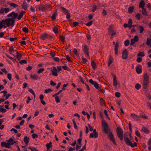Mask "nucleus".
<instances>
[{"label": "nucleus", "instance_id": "nucleus-1", "mask_svg": "<svg viewBox=\"0 0 151 151\" xmlns=\"http://www.w3.org/2000/svg\"><path fill=\"white\" fill-rule=\"evenodd\" d=\"M14 21L11 18H7L5 20L0 21V29L3 27L6 28L10 25H14Z\"/></svg>", "mask_w": 151, "mask_h": 151}, {"label": "nucleus", "instance_id": "nucleus-2", "mask_svg": "<svg viewBox=\"0 0 151 151\" xmlns=\"http://www.w3.org/2000/svg\"><path fill=\"white\" fill-rule=\"evenodd\" d=\"M101 124L102 127V129L104 132L106 134H108L110 132V129L108 126L107 122L104 119L101 121Z\"/></svg>", "mask_w": 151, "mask_h": 151}, {"label": "nucleus", "instance_id": "nucleus-3", "mask_svg": "<svg viewBox=\"0 0 151 151\" xmlns=\"http://www.w3.org/2000/svg\"><path fill=\"white\" fill-rule=\"evenodd\" d=\"M124 139L126 144L127 145H129L132 147L137 146L136 143L134 142L133 140L131 138L129 139L127 137H124Z\"/></svg>", "mask_w": 151, "mask_h": 151}, {"label": "nucleus", "instance_id": "nucleus-4", "mask_svg": "<svg viewBox=\"0 0 151 151\" xmlns=\"http://www.w3.org/2000/svg\"><path fill=\"white\" fill-rule=\"evenodd\" d=\"M9 11V9L8 8H4L1 7L0 8V14L4 15L7 13Z\"/></svg>", "mask_w": 151, "mask_h": 151}, {"label": "nucleus", "instance_id": "nucleus-5", "mask_svg": "<svg viewBox=\"0 0 151 151\" xmlns=\"http://www.w3.org/2000/svg\"><path fill=\"white\" fill-rule=\"evenodd\" d=\"M108 30L109 33V35H111V37H113L116 36V33L113 30V28L111 25L110 26Z\"/></svg>", "mask_w": 151, "mask_h": 151}, {"label": "nucleus", "instance_id": "nucleus-6", "mask_svg": "<svg viewBox=\"0 0 151 151\" xmlns=\"http://www.w3.org/2000/svg\"><path fill=\"white\" fill-rule=\"evenodd\" d=\"M117 135L122 140L123 139V132L122 129L118 127L117 129Z\"/></svg>", "mask_w": 151, "mask_h": 151}, {"label": "nucleus", "instance_id": "nucleus-7", "mask_svg": "<svg viewBox=\"0 0 151 151\" xmlns=\"http://www.w3.org/2000/svg\"><path fill=\"white\" fill-rule=\"evenodd\" d=\"M139 40V38L137 36L135 35L134 38L131 39V45H134L135 43L137 42Z\"/></svg>", "mask_w": 151, "mask_h": 151}, {"label": "nucleus", "instance_id": "nucleus-8", "mask_svg": "<svg viewBox=\"0 0 151 151\" xmlns=\"http://www.w3.org/2000/svg\"><path fill=\"white\" fill-rule=\"evenodd\" d=\"M83 51L85 54H86V57L87 58H89L88 49L86 45H84V46Z\"/></svg>", "mask_w": 151, "mask_h": 151}, {"label": "nucleus", "instance_id": "nucleus-9", "mask_svg": "<svg viewBox=\"0 0 151 151\" xmlns=\"http://www.w3.org/2000/svg\"><path fill=\"white\" fill-rule=\"evenodd\" d=\"M52 75L53 76H58V72L57 69L55 67H53V69L51 70Z\"/></svg>", "mask_w": 151, "mask_h": 151}, {"label": "nucleus", "instance_id": "nucleus-10", "mask_svg": "<svg viewBox=\"0 0 151 151\" xmlns=\"http://www.w3.org/2000/svg\"><path fill=\"white\" fill-rule=\"evenodd\" d=\"M128 57V52L127 49L125 50L122 52V58L124 59H126Z\"/></svg>", "mask_w": 151, "mask_h": 151}, {"label": "nucleus", "instance_id": "nucleus-11", "mask_svg": "<svg viewBox=\"0 0 151 151\" xmlns=\"http://www.w3.org/2000/svg\"><path fill=\"white\" fill-rule=\"evenodd\" d=\"M30 77L31 79L33 80H36L40 78L38 75L37 74H31Z\"/></svg>", "mask_w": 151, "mask_h": 151}, {"label": "nucleus", "instance_id": "nucleus-12", "mask_svg": "<svg viewBox=\"0 0 151 151\" xmlns=\"http://www.w3.org/2000/svg\"><path fill=\"white\" fill-rule=\"evenodd\" d=\"M108 134L109 138L110 140L112 142L114 143L115 144L114 139L113 137V135L112 133L110 132Z\"/></svg>", "mask_w": 151, "mask_h": 151}, {"label": "nucleus", "instance_id": "nucleus-13", "mask_svg": "<svg viewBox=\"0 0 151 151\" xmlns=\"http://www.w3.org/2000/svg\"><path fill=\"white\" fill-rule=\"evenodd\" d=\"M1 145L3 147H4L8 148H10V146L9 145L8 142L6 143L5 142H2L1 143Z\"/></svg>", "mask_w": 151, "mask_h": 151}, {"label": "nucleus", "instance_id": "nucleus-14", "mask_svg": "<svg viewBox=\"0 0 151 151\" xmlns=\"http://www.w3.org/2000/svg\"><path fill=\"white\" fill-rule=\"evenodd\" d=\"M7 141L9 146H10V145H12L15 143L13 139L12 138H10Z\"/></svg>", "mask_w": 151, "mask_h": 151}, {"label": "nucleus", "instance_id": "nucleus-15", "mask_svg": "<svg viewBox=\"0 0 151 151\" xmlns=\"http://www.w3.org/2000/svg\"><path fill=\"white\" fill-rule=\"evenodd\" d=\"M131 116L135 120L138 121L139 120V117L134 113L131 114Z\"/></svg>", "mask_w": 151, "mask_h": 151}, {"label": "nucleus", "instance_id": "nucleus-16", "mask_svg": "<svg viewBox=\"0 0 151 151\" xmlns=\"http://www.w3.org/2000/svg\"><path fill=\"white\" fill-rule=\"evenodd\" d=\"M137 28L139 29V33H142L144 30L143 27L142 26L140 25H137Z\"/></svg>", "mask_w": 151, "mask_h": 151}, {"label": "nucleus", "instance_id": "nucleus-17", "mask_svg": "<svg viewBox=\"0 0 151 151\" xmlns=\"http://www.w3.org/2000/svg\"><path fill=\"white\" fill-rule=\"evenodd\" d=\"M50 8V5L46 4L44 5V12H45L46 11L49 10Z\"/></svg>", "mask_w": 151, "mask_h": 151}, {"label": "nucleus", "instance_id": "nucleus-18", "mask_svg": "<svg viewBox=\"0 0 151 151\" xmlns=\"http://www.w3.org/2000/svg\"><path fill=\"white\" fill-rule=\"evenodd\" d=\"M113 85L115 87H116L117 85L118 84L116 79V77L115 76H113Z\"/></svg>", "mask_w": 151, "mask_h": 151}, {"label": "nucleus", "instance_id": "nucleus-19", "mask_svg": "<svg viewBox=\"0 0 151 151\" xmlns=\"http://www.w3.org/2000/svg\"><path fill=\"white\" fill-rule=\"evenodd\" d=\"M149 81H143L142 84L144 88L146 89L147 88L148 86Z\"/></svg>", "mask_w": 151, "mask_h": 151}, {"label": "nucleus", "instance_id": "nucleus-20", "mask_svg": "<svg viewBox=\"0 0 151 151\" xmlns=\"http://www.w3.org/2000/svg\"><path fill=\"white\" fill-rule=\"evenodd\" d=\"M143 81H149V76L146 73H145L144 75V80Z\"/></svg>", "mask_w": 151, "mask_h": 151}, {"label": "nucleus", "instance_id": "nucleus-21", "mask_svg": "<svg viewBox=\"0 0 151 151\" xmlns=\"http://www.w3.org/2000/svg\"><path fill=\"white\" fill-rule=\"evenodd\" d=\"M136 71L138 74L141 73L142 72V70L140 66H137L136 67Z\"/></svg>", "mask_w": 151, "mask_h": 151}, {"label": "nucleus", "instance_id": "nucleus-22", "mask_svg": "<svg viewBox=\"0 0 151 151\" xmlns=\"http://www.w3.org/2000/svg\"><path fill=\"white\" fill-rule=\"evenodd\" d=\"M145 5V2L143 0H142L140 2L139 4V7L141 8L142 9L144 8V6Z\"/></svg>", "mask_w": 151, "mask_h": 151}, {"label": "nucleus", "instance_id": "nucleus-23", "mask_svg": "<svg viewBox=\"0 0 151 151\" xmlns=\"http://www.w3.org/2000/svg\"><path fill=\"white\" fill-rule=\"evenodd\" d=\"M22 55L19 53L17 51L16 57L18 60H20L22 58Z\"/></svg>", "mask_w": 151, "mask_h": 151}, {"label": "nucleus", "instance_id": "nucleus-24", "mask_svg": "<svg viewBox=\"0 0 151 151\" xmlns=\"http://www.w3.org/2000/svg\"><path fill=\"white\" fill-rule=\"evenodd\" d=\"M113 62V58L112 56H110L109 59V63L108 65L110 66V65Z\"/></svg>", "mask_w": 151, "mask_h": 151}, {"label": "nucleus", "instance_id": "nucleus-25", "mask_svg": "<svg viewBox=\"0 0 151 151\" xmlns=\"http://www.w3.org/2000/svg\"><path fill=\"white\" fill-rule=\"evenodd\" d=\"M29 137L27 136H25L24 137V141L26 144H28L29 142Z\"/></svg>", "mask_w": 151, "mask_h": 151}, {"label": "nucleus", "instance_id": "nucleus-26", "mask_svg": "<svg viewBox=\"0 0 151 151\" xmlns=\"http://www.w3.org/2000/svg\"><path fill=\"white\" fill-rule=\"evenodd\" d=\"M47 37V35L46 34H42L41 35V38L42 40H44Z\"/></svg>", "mask_w": 151, "mask_h": 151}, {"label": "nucleus", "instance_id": "nucleus-27", "mask_svg": "<svg viewBox=\"0 0 151 151\" xmlns=\"http://www.w3.org/2000/svg\"><path fill=\"white\" fill-rule=\"evenodd\" d=\"M23 8L24 9L26 10L27 8V4L26 2H24L22 5Z\"/></svg>", "mask_w": 151, "mask_h": 151}, {"label": "nucleus", "instance_id": "nucleus-28", "mask_svg": "<svg viewBox=\"0 0 151 151\" xmlns=\"http://www.w3.org/2000/svg\"><path fill=\"white\" fill-rule=\"evenodd\" d=\"M91 64L93 68L95 69L97 67L96 63L94 61H92Z\"/></svg>", "mask_w": 151, "mask_h": 151}, {"label": "nucleus", "instance_id": "nucleus-29", "mask_svg": "<svg viewBox=\"0 0 151 151\" xmlns=\"http://www.w3.org/2000/svg\"><path fill=\"white\" fill-rule=\"evenodd\" d=\"M128 27H131L132 26V21L131 19H129V21L128 22Z\"/></svg>", "mask_w": 151, "mask_h": 151}, {"label": "nucleus", "instance_id": "nucleus-30", "mask_svg": "<svg viewBox=\"0 0 151 151\" xmlns=\"http://www.w3.org/2000/svg\"><path fill=\"white\" fill-rule=\"evenodd\" d=\"M142 131L143 132L147 133L149 132V131L148 129L145 127H142Z\"/></svg>", "mask_w": 151, "mask_h": 151}, {"label": "nucleus", "instance_id": "nucleus-31", "mask_svg": "<svg viewBox=\"0 0 151 151\" xmlns=\"http://www.w3.org/2000/svg\"><path fill=\"white\" fill-rule=\"evenodd\" d=\"M59 27L58 26H55L53 28V31L55 34L58 32V30Z\"/></svg>", "mask_w": 151, "mask_h": 151}, {"label": "nucleus", "instance_id": "nucleus-32", "mask_svg": "<svg viewBox=\"0 0 151 151\" xmlns=\"http://www.w3.org/2000/svg\"><path fill=\"white\" fill-rule=\"evenodd\" d=\"M100 104L102 106L105 105L104 101L101 98L100 99Z\"/></svg>", "mask_w": 151, "mask_h": 151}, {"label": "nucleus", "instance_id": "nucleus-33", "mask_svg": "<svg viewBox=\"0 0 151 151\" xmlns=\"http://www.w3.org/2000/svg\"><path fill=\"white\" fill-rule=\"evenodd\" d=\"M60 9L62 10L63 12L65 14H66L69 12L66 9L63 7H61Z\"/></svg>", "mask_w": 151, "mask_h": 151}, {"label": "nucleus", "instance_id": "nucleus-34", "mask_svg": "<svg viewBox=\"0 0 151 151\" xmlns=\"http://www.w3.org/2000/svg\"><path fill=\"white\" fill-rule=\"evenodd\" d=\"M142 13L143 14L145 15L146 16H147L148 15L147 13V12L146 11L145 9L144 8L142 9Z\"/></svg>", "mask_w": 151, "mask_h": 151}, {"label": "nucleus", "instance_id": "nucleus-35", "mask_svg": "<svg viewBox=\"0 0 151 151\" xmlns=\"http://www.w3.org/2000/svg\"><path fill=\"white\" fill-rule=\"evenodd\" d=\"M28 91L30 93L32 94L34 96V98L35 97V93L33 90L31 88H29L28 90Z\"/></svg>", "mask_w": 151, "mask_h": 151}, {"label": "nucleus", "instance_id": "nucleus-36", "mask_svg": "<svg viewBox=\"0 0 151 151\" xmlns=\"http://www.w3.org/2000/svg\"><path fill=\"white\" fill-rule=\"evenodd\" d=\"M18 16V14L17 13H15L14 12V14H13V15L12 16V18L11 19H13V20H14V19L17 17Z\"/></svg>", "mask_w": 151, "mask_h": 151}, {"label": "nucleus", "instance_id": "nucleus-37", "mask_svg": "<svg viewBox=\"0 0 151 151\" xmlns=\"http://www.w3.org/2000/svg\"><path fill=\"white\" fill-rule=\"evenodd\" d=\"M23 15H24V12H21L20 13V14H19V16H18V19L19 20L22 17Z\"/></svg>", "mask_w": 151, "mask_h": 151}, {"label": "nucleus", "instance_id": "nucleus-38", "mask_svg": "<svg viewBox=\"0 0 151 151\" xmlns=\"http://www.w3.org/2000/svg\"><path fill=\"white\" fill-rule=\"evenodd\" d=\"M145 55L144 52H139L137 56L143 57Z\"/></svg>", "mask_w": 151, "mask_h": 151}, {"label": "nucleus", "instance_id": "nucleus-39", "mask_svg": "<svg viewBox=\"0 0 151 151\" xmlns=\"http://www.w3.org/2000/svg\"><path fill=\"white\" fill-rule=\"evenodd\" d=\"M134 7L133 6H130L128 8V12L129 13H132Z\"/></svg>", "mask_w": 151, "mask_h": 151}, {"label": "nucleus", "instance_id": "nucleus-40", "mask_svg": "<svg viewBox=\"0 0 151 151\" xmlns=\"http://www.w3.org/2000/svg\"><path fill=\"white\" fill-rule=\"evenodd\" d=\"M46 146L47 147V148H50L52 147V143L51 142H50L49 143H47Z\"/></svg>", "mask_w": 151, "mask_h": 151}, {"label": "nucleus", "instance_id": "nucleus-41", "mask_svg": "<svg viewBox=\"0 0 151 151\" xmlns=\"http://www.w3.org/2000/svg\"><path fill=\"white\" fill-rule=\"evenodd\" d=\"M55 101L57 103H59L60 102V99L59 98V97L58 96H55Z\"/></svg>", "mask_w": 151, "mask_h": 151}, {"label": "nucleus", "instance_id": "nucleus-42", "mask_svg": "<svg viewBox=\"0 0 151 151\" xmlns=\"http://www.w3.org/2000/svg\"><path fill=\"white\" fill-rule=\"evenodd\" d=\"M45 70V69L43 68H41L39 69L38 71H37V73L38 74H40L42 73V72H43Z\"/></svg>", "mask_w": 151, "mask_h": 151}, {"label": "nucleus", "instance_id": "nucleus-43", "mask_svg": "<svg viewBox=\"0 0 151 151\" xmlns=\"http://www.w3.org/2000/svg\"><path fill=\"white\" fill-rule=\"evenodd\" d=\"M0 111L4 113L6 112V110L4 108L0 107Z\"/></svg>", "mask_w": 151, "mask_h": 151}, {"label": "nucleus", "instance_id": "nucleus-44", "mask_svg": "<svg viewBox=\"0 0 151 151\" xmlns=\"http://www.w3.org/2000/svg\"><path fill=\"white\" fill-rule=\"evenodd\" d=\"M52 91V90L50 88H49L45 90V93H50V92Z\"/></svg>", "mask_w": 151, "mask_h": 151}, {"label": "nucleus", "instance_id": "nucleus-45", "mask_svg": "<svg viewBox=\"0 0 151 151\" xmlns=\"http://www.w3.org/2000/svg\"><path fill=\"white\" fill-rule=\"evenodd\" d=\"M141 87L140 85L138 83H137L135 86V88L139 90Z\"/></svg>", "mask_w": 151, "mask_h": 151}, {"label": "nucleus", "instance_id": "nucleus-46", "mask_svg": "<svg viewBox=\"0 0 151 151\" xmlns=\"http://www.w3.org/2000/svg\"><path fill=\"white\" fill-rule=\"evenodd\" d=\"M9 5L13 7L14 8H15L18 6L17 5L14 3H10L9 4Z\"/></svg>", "mask_w": 151, "mask_h": 151}, {"label": "nucleus", "instance_id": "nucleus-47", "mask_svg": "<svg viewBox=\"0 0 151 151\" xmlns=\"http://www.w3.org/2000/svg\"><path fill=\"white\" fill-rule=\"evenodd\" d=\"M22 30L25 33H27L28 32V29L26 27H24L22 29Z\"/></svg>", "mask_w": 151, "mask_h": 151}, {"label": "nucleus", "instance_id": "nucleus-48", "mask_svg": "<svg viewBox=\"0 0 151 151\" xmlns=\"http://www.w3.org/2000/svg\"><path fill=\"white\" fill-rule=\"evenodd\" d=\"M96 9V6H94L91 7V11L92 12H95Z\"/></svg>", "mask_w": 151, "mask_h": 151}, {"label": "nucleus", "instance_id": "nucleus-49", "mask_svg": "<svg viewBox=\"0 0 151 151\" xmlns=\"http://www.w3.org/2000/svg\"><path fill=\"white\" fill-rule=\"evenodd\" d=\"M56 16V13H53L52 16V18L54 20H55Z\"/></svg>", "mask_w": 151, "mask_h": 151}, {"label": "nucleus", "instance_id": "nucleus-50", "mask_svg": "<svg viewBox=\"0 0 151 151\" xmlns=\"http://www.w3.org/2000/svg\"><path fill=\"white\" fill-rule=\"evenodd\" d=\"M129 44V41L128 40H127L125 41L124 42V45L126 46H127Z\"/></svg>", "mask_w": 151, "mask_h": 151}, {"label": "nucleus", "instance_id": "nucleus-51", "mask_svg": "<svg viewBox=\"0 0 151 151\" xmlns=\"http://www.w3.org/2000/svg\"><path fill=\"white\" fill-rule=\"evenodd\" d=\"M20 63L21 64H26L27 63V62L25 60H22L20 62Z\"/></svg>", "mask_w": 151, "mask_h": 151}, {"label": "nucleus", "instance_id": "nucleus-52", "mask_svg": "<svg viewBox=\"0 0 151 151\" xmlns=\"http://www.w3.org/2000/svg\"><path fill=\"white\" fill-rule=\"evenodd\" d=\"M7 78L10 81L12 80V75L10 73H8L7 74Z\"/></svg>", "mask_w": 151, "mask_h": 151}, {"label": "nucleus", "instance_id": "nucleus-53", "mask_svg": "<svg viewBox=\"0 0 151 151\" xmlns=\"http://www.w3.org/2000/svg\"><path fill=\"white\" fill-rule=\"evenodd\" d=\"M50 85L53 86H55L56 85V83L55 82H54L53 81L51 80L50 81Z\"/></svg>", "mask_w": 151, "mask_h": 151}, {"label": "nucleus", "instance_id": "nucleus-54", "mask_svg": "<svg viewBox=\"0 0 151 151\" xmlns=\"http://www.w3.org/2000/svg\"><path fill=\"white\" fill-rule=\"evenodd\" d=\"M140 117L143 118L144 119H146L147 118V117L145 114L141 115L140 116Z\"/></svg>", "mask_w": 151, "mask_h": 151}, {"label": "nucleus", "instance_id": "nucleus-55", "mask_svg": "<svg viewBox=\"0 0 151 151\" xmlns=\"http://www.w3.org/2000/svg\"><path fill=\"white\" fill-rule=\"evenodd\" d=\"M115 95L116 97L119 98L120 96V94L119 92H116L115 93Z\"/></svg>", "mask_w": 151, "mask_h": 151}, {"label": "nucleus", "instance_id": "nucleus-56", "mask_svg": "<svg viewBox=\"0 0 151 151\" xmlns=\"http://www.w3.org/2000/svg\"><path fill=\"white\" fill-rule=\"evenodd\" d=\"M136 17L138 20H139L140 18V15L139 14H137L136 15Z\"/></svg>", "mask_w": 151, "mask_h": 151}, {"label": "nucleus", "instance_id": "nucleus-57", "mask_svg": "<svg viewBox=\"0 0 151 151\" xmlns=\"http://www.w3.org/2000/svg\"><path fill=\"white\" fill-rule=\"evenodd\" d=\"M89 82L93 85L96 82L93 81V80L91 79L89 80Z\"/></svg>", "mask_w": 151, "mask_h": 151}, {"label": "nucleus", "instance_id": "nucleus-58", "mask_svg": "<svg viewBox=\"0 0 151 151\" xmlns=\"http://www.w3.org/2000/svg\"><path fill=\"white\" fill-rule=\"evenodd\" d=\"M146 43L148 45H150L151 42L150 39L148 38L147 39Z\"/></svg>", "mask_w": 151, "mask_h": 151}, {"label": "nucleus", "instance_id": "nucleus-59", "mask_svg": "<svg viewBox=\"0 0 151 151\" xmlns=\"http://www.w3.org/2000/svg\"><path fill=\"white\" fill-rule=\"evenodd\" d=\"M73 52L74 53L75 55L76 56L78 55V54L77 52V51L76 49H74Z\"/></svg>", "mask_w": 151, "mask_h": 151}, {"label": "nucleus", "instance_id": "nucleus-60", "mask_svg": "<svg viewBox=\"0 0 151 151\" xmlns=\"http://www.w3.org/2000/svg\"><path fill=\"white\" fill-rule=\"evenodd\" d=\"M66 58L67 60L69 62L71 61V58L68 55L66 56Z\"/></svg>", "mask_w": 151, "mask_h": 151}, {"label": "nucleus", "instance_id": "nucleus-61", "mask_svg": "<svg viewBox=\"0 0 151 151\" xmlns=\"http://www.w3.org/2000/svg\"><path fill=\"white\" fill-rule=\"evenodd\" d=\"M118 44L117 43H116L115 45V50H118Z\"/></svg>", "mask_w": 151, "mask_h": 151}, {"label": "nucleus", "instance_id": "nucleus-62", "mask_svg": "<svg viewBox=\"0 0 151 151\" xmlns=\"http://www.w3.org/2000/svg\"><path fill=\"white\" fill-rule=\"evenodd\" d=\"M82 60L83 63H86L88 61L87 60L84 58H82Z\"/></svg>", "mask_w": 151, "mask_h": 151}, {"label": "nucleus", "instance_id": "nucleus-63", "mask_svg": "<svg viewBox=\"0 0 151 151\" xmlns=\"http://www.w3.org/2000/svg\"><path fill=\"white\" fill-rule=\"evenodd\" d=\"M10 131H13L15 133H17V130L14 128H12L11 129Z\"/></svg>", "mask_w": 151, "mask_h": 151}, {"label": "nucleus", "instance_id": "nucleus-64", "mask_svg": "<svg viewBox=\"0 0 151 151\" xmlns=\"http://www.w3.org/2000/svg\"><path fill=\"white\" fill-rule=\"evenodd\" d=\"M142 59L140 57H138L137 59V61L139 63H140L142 61Z\"/></svg>", "mask_w": 151, "mask_h": 151}]
</instances>
